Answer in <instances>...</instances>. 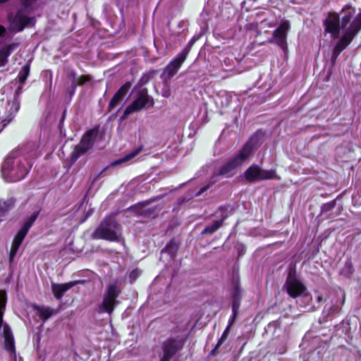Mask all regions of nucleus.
Masks as SVG:
<instances>
[{
	"instance_id": "1",
	"label": "nucleus",
	"mask_w": 361,
	"mask_h": 361,
	"mask_svg": "<svg viewBox=\"0 0 361 361\" xmlns=\"http://www.w3.org/2000/svg\"><path fill=\"white\" fill-rule=\"evenodd\" d=\"M325 30L331 35L334 39L341 37L336 42L332 56V62L353 41L361 29V11L355 15V9L350 6H345L340 12L329 13L324 21Z\"/></svg>"
},
{
	"instance_id": "2",
	"label": "nucleus",
	"mask_w": 361,
	"mask_h": 361,
	"mask_svg": "<svg viewBox=\"0 0 361 361\" xmlns=\"http://www.w3.org/2000/svg\"><path fill=\"white\" fill-rule=\"evenodd\" d=\"M37 156L36 146L33 142L12 151L2 164L1 177L8 183L21 180L32 166L31 160Z\"/></svg>"
},
{
	"instance_id": "3",
	"label": "nucleus",
	"mask_w": 361,
	"mask_h": 361,
	"mask_svg": "<svg viewBox=\"0 0 361 361\" xmlns=\"http://www.w3.org/2000/svg\"><path fill=\"white\" fill-rule=\"evenodd\" d=\"M38 1L39 0H19L23 10L20 9L14 15L8 16L10 30L12 32H19L23 31L25 27H32L35 25V18L28 16L25 11H33Z\"/></svg>"
},
{
	"instance_id": "4",
	"label": "nucleus",
	"mask_w": 361,
	"mask_h": 361,
	"mask_svg": "<svg viewBox=\"0 0 361 361\" xmlns=\"http://www.w3.org/2000/svg\"><path fill=\"white\" fill-rule=\"evenodd\" d=\"M253 149L250 140L244 145L243 148L228 161L224 164L217 171L216 175L231 177L235 173L236 169L243 164L248 159Z\"/></svg>"
},
{
	"instance_id": "5",
	"label": "nucleus",
	"mask_w": 361,
	"mask_h": 361,
	"mask_svg": "<svg viewBox=\"0 0 361 361\" xmlns=\"http://www.w3.org/2000/svg\"><path fill=\"white\" fill-rule=\"evenodd\" d=\"M92 238L103 239L109 241H120L121 228L120 225L113 219H106L102 221L99 227L92 233Z\"/></svg>"
},
{
	"instance_id": "6",
	"label": "nucleus",
	"mask_w": 361,
	"mask_h": 361,
	"mask_svg": "<svg viewBox=\"0 0 361 361\" xmlns=\"http://www.w3.org/2000/svg\"><path fill=\"white\" fill-rule=\"evenodd\" d=\"M121 292V287L117 282L110 283L104 292L103 301L99 305V311L101 312H107L111 314L114 311L115 306L118 303L116 298Z\"/></svg>"
},
{
	"instance_id": "7",
	"label": "nucleus",
	"mask_w": 361,
	"mask_h": 361,
	"mask_svg": "<svg viewBox=\"0 0 361 361\" xmlns=\"http://www.w3.org/2000/svg\"><path fill=\"white\" fill-rule=\"evenodd\" d=\"M97 135V131L91 130L81 138L80 142L75 147L71 154V160L75 162L79 157L87 153L93 146Z\"/></svg>"
},
{
	"instance_id": "8",
	"label": "nucleus",
	"mask_w": 361,
	"mask_h": 361,
	"mask_svg": "<svg viewBox=\"0 0 361 361\" xmlns=\"http://www.w3.org/2000/svg\"><path fill=\"white\" fill-rule=\"evenodd\" d=\"M245 178L250 182L277 179L275 170H263L257 165L250 166L244 173Z\"/></svg>"
},
{
	"instance_id": "9",
	"label": "nucleus",
	"mask_w": 361,
	"mask_h": 361,
	"mask_svg": "<svg viewBox=\"0 0 361 361\" xmlns=\"http://www.w3.org/2000/svg\"><path fill=\"white\" fill-rule=\"evenodd\" d=\"M39 214V212H35L32 214L24 222L22 227L17 233L16 235L14 238L13 241L11 255L10 257L12 258L16 254L20 245H21L23 240H24L25 235H27L29 229L32 226L33 223L37 219Z\"/></svg>"
},
{
	"instance_id": "10",
	"label": "nucleus",
	"mask_w": 361,
	"mask_h": 361,
	"mask_svg": "<svg viewBox=\"0 0 361 361\" xmlns=\"http://www.w3.org/2000/svg\"><path fill=\"white\" fill-rule=\"evenodd\" d=\"M148 104H154L153 100L149 97L146 91L142 90L137 97L125 109L123 116L120 118L121 121L126 119L130 114L139 111L145 108Z\"/></svg>"
},
{
	"instance_id": "11",
	"label": "nucleus",
	"mask_w": 361,
	"mask_h": 361,
	"mask_svg": "<svg viewBox=\"0 0 361 361\" xmlns=\"http://www.w3.org/2000/svg\"><path fill=\"white\" fill-rule=\"evenodd\" d=\"M290 28V22L286 20H283L278 27L274 31L273 39L271 42L276 44L282 49L285 50L287 48V33Z\"/></svg>"
},
{
	"instance_id": "12",
	"label": "nucleus",
	"mask_w": 361,
	"mask_h": 361,
	"mask_svg": "<svg viewBox=\"0 0 361 361\" xmlns=\"http://www.w3.org/2000/svg\"><path fill=\"white\" fill-rule=\"evenodd\" d=\"M184 344L182 338H169L163 344V356L161 361H169L171 357L179 350H180Z\"/></svg>"
},
{
	"instance_id": "13",
	"label": "nucleus",
	"mask_w": 361,
	"mask_h": 361,
	"mask_svg": "<svg viewBox=\"0 0 361 361\" xmlns=\"http://www.w3.org/2000/svg\"><path fill=\"white\" fill-rule=\"evenodd\" d=\"M286 290L290 296L296 298L305 290L304 285L295 278L288 276L286 282Z\"/></svg>"
},
{
	"instance_id": "14",
	"label": "nucleus",
	"mask_w": 361,
	"mask_h": 361,
	"mask_svg": "<svg viewBox=\"0 0 361 361\" xmlns=\"http://www.w3.org/2000/svg\"><path fill=\"white\" fill-rule=\"evenodd\" d=\"M185 59L186 58L179 53L165 68L162 75L163 77H166V79L172 78L178 72Z\"/></svg>"
},
{
	"instance_id": "15",
	"label": "nucleus",
	"mask_w": 361,
	"mask_h": 361,
	"mask_svg": "<svg viewBox=\"0 0 361 361\" xmlns=\"http://www.w3.org/2000/svg\"><path fill=\"white\" fill-rule=\"evenodd\" d=\"M228 209L229 207H221L216 212V216H221V219L214 221L212 224L205 227L202 233L203 234H212L214 233L221 226L223 221L228 216L226 212Z\"/></svg>"
},
{
	"instance_id": "16",
	"label": "nucleus",
	"mask_w": 361,
	"mask_h": 361,
	"mask_svg": "<svg viewBox=\"0 0 361 361\" xmlns=\"http://www.w3.org/2000/svg\"><path fill=\"white\" fill-rule=\"evenodd\" d=\"M342 300L341 302V305H338V300H331L330 304H327L325 305L322 315L324 318H327L328 317L337 313L340 311L341 306L343 305L345 301V295L343 293H341Z\"/></svg>"
},
{
	"instance_id": "17",
	"label": "nucleus",
	"mask_w": 361,
	"mask_h": 361,
	"mask_svg": "<svg viewBox=\"0 0 361 361\" xmlns=\"http://www.w3.org/2000/svg\"><path fill=\"white\" fill-rule=\"evenodd\" d=\"M130 87L129 84H125L123 85L114 94L113 98L111 99L109 104V110L111 111L113 109H114L116 106H117L119 104L121 103L123 101L124 97L127 94L128 90Z\"/></svg>"
},
{
	"instance_id": "18",
	"label": "nucleus",
	"mask_w": 361,
	"mask_h": 361,
	"mask_svg": "<svg viewBox=\"0 0 361 361\" xmlns=\"http://www.w3.org/2000/svg\"><path fill=\"white\" fill-rule=\"evenodd\" d=\"M19 46L18 42H12L4 46L0 50V67L5 66L11 54Z\"/></svg>"
},
{
	"instance_id": "19",
	"label": "nucleus",
	"mask_w": 361,
	"mask_h": 361,
	"mask_svg": "<svg viewBox=\"0 0 361 361\" xmlns=\"http://www.w3.org/2000/svg\"><path fill=\"white\" fill-rule=\"evenodd\" d=\"M4 336L6 350L11 355L15 354L14 340L11 330L7 325L4 326Z\"/></svg>"
},
{
	"instance_id": "20",
	"label": "nucleus",
	"mask_w": 361,
	"mask_h": 361,
	"mask_svg": "<svg viewBox=\"0 0 361 361\" xmlns=\"http://www.w3.org/2000/svg\"><path fill=\"white\" fill-rule=\"evenodd\" d=\"M73 286V283H72L61 284L53 283L51 285V290L55 298L58 300H61L63 294L71 288Z\"/></svg>"
},
{
	"instance_id": "21",
	"label": "nucleus",
	"mask_w": 361,
	"mask_h": 361,
	"mask_svg": "<svg viewBox=\"0 0 361 361\" xmlns=\"http://www.w3.org/2000/svg\"><path fill=\"white\" fill-rule=\"evenodd\" d=\"M35 309L37 311V314L43 321L48 319L57 313V310L47 306L35 305Z\"/></svg>"
},
{
	"instance_id": "22",
	"label": "nucleus",
	"mask_w": 361,
	"mask_h": 361,
	"mask_svg": "<svg viewBox=\"0 0 361 361\" xmlns=\"http://www.w3.org/2000/svg\"><path fill=\"white\" fill-rule=\"evenodd\" d=\"M15 202L16 200L13 197L0 200V222L3 221L6 213L14 207Z\"/></svg>"
},
{
	"instance_id": "23",
	"label": "nucleus",
	"mask_w": 361,
	"mask_h": 361,
	"mask_svg": "<svg viewBox=\"0 0 361 361\" xmlns=\"http://www.w3.org/2000/svg\"><path fill=\"white\" fill-rule=\"evenodd\" d=\"M69 78L71 80L72 94H74L78 85H82L90 80L89 77L85 75L77 78L76 73L73 71L69 73Z\"/></svg>"
},
{
	"instance_id": "24",
	"label": "nucleus",
	"mask_w": 361,
	"mask_h": 361,
	"mask_svg": "<svg viewBox=\"0 0 361 361\" xmlns=\"http://www.w3.org/2000/svg\"><path fill=\"white\" fill-rule=\"evenodd\" d=\"M8 106H10L9 111H11L12 113L9 115L8 119H4L2 122L4 123L3 126L5 127L8 125L14 117L15 114L19 110L20 105L17 101L13 102L11 104L8 103Z\"/></svg>"
},
{
	"instance_id": "25",
	"label": "nucleus",
	"mask_w": 361,
	"mask_h": 361,
	"mask_svg": "<svg viewBox=\"0 0 361 361\" xmlns=\"http://www.w3.org/2000/svg\"><path fill=\"white\" fill-rule=\"evenodd\" d=\"M240 291L238 288H235L233 297V305H232V311L234 313V316H237L238 309L240 307Z\"/></svg>"
},
{
	"instance_id": "26",
	"label": "nucleus",
	"mask_w": 361,
	"mask_h": 361,
	"mask_svg": "<svg viewBox=\"0 0 361 361\" xmlns=\"http://www.w3.org/2000/svg\"><path fill=\"white\" fill-rule=\"evenodd\" d=\"M178 245L177 242L174 240H171L165 247L164 249L162 250V252H168L171 257H173L178 250Z\"/></svg>"
},
{
	"instance_id": "27",
	"label": "nucleus",
	"mask_w": 361,
	"mask_h": 361,
	"mask_svg": "<svg viewBox=\"0 0 361 361\" xmlns=\"http://www.w3.org/2000/svg\"><path fill=\"white\" fill-rule=\"evenodd\" d=\"M6 303V294L4 291H0V328L3 323V315Z\"/></svg>"
},
{
	"instance_id": "28",
	"label": "nucleus",
	"mask_w": 361,
	"mask_h": 361,
	"mask_svg": "<svg viewBox=\"0 0 361 361\" xmlns=\"http://www.w3.org/2000/svg\"><path fill=\"white\" fill-rule=\"evenodd\" d=\"M140 151H141V148L136 149L134 151H133L132 152H130V153L128 154L127 155H126L122 159H120L116 161L114 164H121V163H123V162H126V161H130L135 157H136L140 153Z\"/></svg>"
},
{
	"instance_id": "29",
	"label": "nucleus",
	"mask_w": 361,
	"mask_h": 361,
	"mask_svg": "<svg viewBox=\"0 0 361 361\" xmlns=\"http://www.w3.org/2000/svg\"><path fill=\"white\" fill-rule=\"evenodd\" d=\"M199 36H193L192 39L188 42L186 47L182 50V51L180 54H182L185 58H187L192 47L199 39Z\"/></svg>"
},
{
	"instance_id": "30",
	"label": "nucleus",
	"mask_w": 361,
	"mask_h": 361,
	"mask_svg": "<svg viewBox=\"0 0 361 361\" xmlns=\"http://www.w3.org/2000/svg\"><path fill=\"white\" fill-rule=\"evenodd\" d=\"M29 73H30L29 65L24 66L22 68V69L20 70V71L19 72L18 77L19 78L20 82L22 84H23L25 82V81L26 80V79L29 75Z\"/></svg>"
},
{
	"instance_id": "31",
	"label": "nucleus",
	"mask_w": 361,
	"mask_h": 361,
	"mask_svg": "<svg viewBox=\"0 0 361 361\" xmlns=\"http://www.w3.org/2000/svg\"><path fill=\"white\" fill-rule=\"evenodd\" d=\"M353 271H354L353 267L350 260L346 261V262L345 264V267L343 269V273L345 275L350 276L353 273Z\"/></svg>"
},
{
	"instance_id": "32",
	"label": "nucleus",
	"mask_w": 361,
	"mask_h": 361,
	"mask_svg": "<svg viewBox=\"0 0 361 361\" xmlns=\"http://www.w3.org/2000/svg\"><path fill=\"white\" fill-rule=\"evenodd\" d=\"M229 331H230V327L227 326V327L224 330L223 334L221 335V338H219V340L218 341L216 348L219 347L224 343V341H225V339L226 338V337L229 333Z\"/></svg>"
},
{
	"instance_id": "33",
	"label": "nucleus",
	"mask_w": 361,
	"mask_h": 361,
	"mask_svg": "<svg viewBox=\"0 0 361 361\" xmlns=\"http://www.w3.org/2000/svg\"><path fill=\"white\" fill-rule=\"evenodd\" d=\"M140 275V271H139L138 269L133 270L129 274L130 282L133 283V281H135Z\"/></svg>"
},
{
	"instance_id": "34",
	"label": "nucleus",
	"mask_w": 361,
	"mask_h": 361,
	"mask_svg": "<svg viewBox=\"0 0 361 361\" xmlns=\"http://www.w3.org/2000/svg\"><path fill=\"white\" fill-rule=\"evenodd\" d=\"M210 187V185L208 184L205 186H204L203 188H202L196 194H195V196L197 197V196H200L204 192H205Z\"/></svg>"
},
{
	"instance_id": "35",
	"label": "nucleus",
	"mask_w": 361,
	"mask_h": 361,
	"mask_svg": "<svg viewBox=\"0 0 361 361\" xmlns=\"http://www.w3.org/2000/svg\"><path fill=\"white\" fill-rule=\"evenodd\" d=\"M235 317H236V316H234V313H233L232 317L230 318V319L228 321V326H229L231 328V326L233 325V324L235 319Z\"/></svg>"
},
{
	"instance_id": "36",
	"label": "nucleus",
	"mask_w": 361,
	"mask_h": 361,
	"mask_svg": "<svg viewBox=\"0 0 361 361\" xmlns=\"http://www.w3.org/2000/svg\"><path fill=\"white\" fill-rule=\"evenodd\" d=\"M334 207V202H329L324 205V208L326 209L327 210L332 209Z\"/></svg>"
},
{
	"instance_id": "37",
	"label": "nucleus",
	"mask_w": 361,
	"mask_h": 361,
	"mask_svg": "<svg viewBox=\"0 0 361 361\" xmlns=\"http://www.w3.org/2000/svg\"><path fill=\"white\" fill-rule=\"evenodd\" d=\"M6 33V28L0 25V37H2Z\"/></svg>"
},
{
	"instance_id": "38",
	"label": "nucleus",
	"mask_w": 361,
	"mask_h": 361,
	"mask_svg": "<svg viewBox=\"0 0 361 361\" xmlns=\"http://www.w3.org/2000/svg\"><path fill=\"white\" fill-rule=\"evenodd\" d=\"M245 252V249L244 247V246L241 245V249L239 251V255H243Z\"/></svg>"
},
{
	"instance_id": "39",
	"label": "nucleus",
	"mask_w": 361,
	"mask_h": 361,
	"mask_svg": "<svg viewBox=\"0 0 361 361\" xmlns=\"http://www.w3.org/2000/svg\"><path fill=\"white\" fill-rule=\"evenodd\" d=\"M162 95L164 97H168L169 96V91H165V92H163Z\"/></svg>"
},
{
	"instance_id": "40",
	"label": "nucleus",
	"mask_w": 361,
	"mask_h": 361,
	"mask_svg": "<svg viewBox=\"0 0 361 361\" xmlns=\"http://www.w3.org/2000/svg\"><path fill=\"white\" fill-rule=\"evenodd\" d=\"M8 1L9 0H0V4L6 3V2Z\"/></svg>"
},
{
	"instance_id": "41",
	"label": "nucleus",
	"mask_w": 361,
	"mask_h": 361,
	"mask_svg": "<svg viewBox=\"0 0 361 361\" xmlns=\"http://www.w3.org/2000/svg\"><path fill=\"white\" fill-rule=\"evenodd\" d=\"M322 296H318V297H317V301H318V302L322 301Z\"/></svg>"
},
{
	"instance_id": "42",
	"label": "nucleus",
	"mask_w": 361,
	"mask_h": 361,
	"mask_svg": "<svg viewBox=\"0 0 361 361\" xmlns=\"http://www.w3.org/2000/svg\"><path fill=\"white\" fill-rule=\"evenodd\" d=\"M216 173H217V172L215 173L214 176H213V178H215V176H217Z\"/></svg>"
}]
</instances>
